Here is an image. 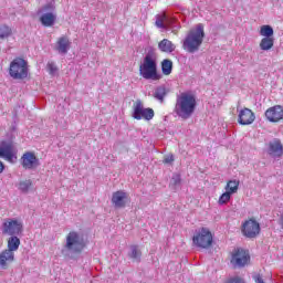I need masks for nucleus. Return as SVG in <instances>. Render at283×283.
<instances>
[{"mask_svg": "<svg viewBox=\"0 0 283 283\" xmlns=\"http://www.w3.org/2000/svg\"><path fill=\"white\" fill-rule=\"evenodd\" d=\"M86 247L87 241L85 240V235L78 231H71L66 235L65 244L63 245L61 253L69 260H75L76 255H81Z\"/></svg>", "mask_w": 283, "mask_h": 283, "instance_id": "obj_1", "label": "nucleus"}, {"mask_svg": "<svg viewBox=\"0 0 283 283\" xmlns=\"http://www.w3.org/2000/svg\"><path fill=\"white\" fill-rule=\"evenodd\" d=\"M196 96L190 93H181L177 96L174 112L181 120H189L196 112Z\"/></svg>", "mask_w": 283, "mask_h": 283, "instance_id": "obj_2", "label": "nucleus"}, {"mask_svg": "<svg viewBox=\"0 0 283 283\" xmlns=\"http://www.w3.org/2000/svg\"><path fill=\"white\" fill-rule=\"evenodd\" d=\"M205 41V25L202 23L197 24L195 29H191L186 35L182 48L189 54H196Z\"/></svg>", "mask_w": 283, "mask_h": 283, "instance_id": "obj_3", "label": "nucleus"}, {"mask_svg": "<svg viewBox=\"0 0 283 283\" xmlns=\"http://www.w3.org/2000/svg\"><path fill=\"white\" fill-rule=\"evenodd\" d=\"M139 74L146 81H160L163 78V75L158 74V64L151 52L146 54L143 64L139 65Z\"/></svg>", "mask_w": 283, "mask_h": 283, "instance_id": "obj_4", "label": "nucleus"}, {"mask_svg": "<svg viewBox=\"0 0 283 283\" xmlns=\"http://www.w3.org/2000/svg\"><path fill=\"white\" fill-rule=\"evenodd\" d=\"M9 76L15 81L28 78V61L23 57H15L9 66Z\"/></svg>", "mask_w": 283, "mask_h": 283, "instance_id": "obj_5", "label": "nucleus"}, {"mask_svg": "<svg viewBox=\"0 0 283 283\" xmlns=\"http://www.w3.org/2000/svg\"><path fill=\"white\" fill-rule=\"evenodd\" d=\"M192 244L199 249H209L213 244V234L208 228H201L195 231Z\"/></svg>", "mask_w": 283, "mask_h": 283, "instance_id": "obj_6", "label": "nucleus"}, {"mask_svg": "<svg viewBox=\"0 0 283 283\" xmlns=\"http://www.w3.org/2000/svg\"><path fill=\"white\" fill-rule=\"evenodd\" d=\"M3 235H21L23 233V223L17 219H8L2 223Z\"/></svg>", "mask_w": 283, "mask_h": 283, "instance_id": "obj_7", "label": "nucleus"}, {"mask_svg": "<svg viewBox=\"0 0 283 283\" xmlns=\"http://www.w3.org/2000/svg\"><path fill=\"white\" fill-rule=\"evenodd\" d=\"M249 260H251L249 252L242 248H238L232 253L231 264L234 268L242 269V266H247V264H249Z\"/></svg>", "mask_w": 283, "mask_h": 283, "instance_id": "obj_8", "label": "nucleus"}, {"mask_svg": "<svg viewBox=\"0 0 283 283\" xmlns=\"http://www.w3.org/2000/svg\"><path fill=\"white\" fill-rule=\"evenodd\" d=\"M133 118H135V120H142V118H145V120H151V118H154V111L151 108H144L143 102L137 99L134 106Z\"/></svg>", "mask_w": 283, "mask_h": 283, "instance_id": "obj_9", "label": "nucleus"}, {"mask_svg": "<svg viewBox=\"0 0 283 283\" xmlns=\"http://www.w3.org/2000/svg\"><path fill=\"white\" fill-rule=\"evenodd\" d=\"M266 154L270 158H282L283 157V145L282 140L274 138L266 144Z\"/></svg>", "mask_w": 283, "mask_h": 283, "instance_id": "obj_10", "label": "nucleus"}, {"mask_svg": "<svg viewBox=\"0 0 283 283\" xmlns=\"http://www.w3.org/2000/svg\"><path fill=\"white\" fill-rule=\"evenodd\" d=\"M260 231V223L255 219H250L242 224V233L245 238H258Z\"/></svg>", "mask_w": 283, "mask_h": 283, "instance_id": "obj_11", "label": "nucleus"}, {"mask_svg": "<svg viewBox=\"0 0 283 283\" xmlns=\"http://www.w3.org/2000/svg\"><path fill=\"white\" fill-rule=\"evenodd\" d=\"M43 11L46 12L40 17V21L44 28H52L56 21V14L54 12V4L48 3L43 7Z\"/></svg>", "mask_w": 283, "mask_h": 283, "instance_id": "obj_12", "label": "nucleus"}, {"mask_svg": "<svg viewBox=\"0 0 283 283\" xmlns=\"http://www.w3.org/2000/svg\"><path fill=\"white\" fill-rule=\"evenodd\" d=\"M21 165L23 169H36L41 166V161L36 158L34 153L27 151L21 157Z\"/></svg>", "mask_w": 283, "mask_h": 283, "instance_id": "obj_13", "label": "nucleus"}, {"mask_svg": "<svg viewBox=\"0 0 283 283\" xmlns=\"http://www.w3.org/2000/svg\"><path fill=\"white\" fill-rule=\"evenodd\" d=\"M112 205L115 209H125L127 207V192L118 190L113 193Z\"/></svg>", "mask_w": 283, "mask_h": 283, "instance_id": "obj_14", "label": "nucleus"}, {"mask_svg": "<svg viewBox=\"0 0 283 283\" xmlns=\"http://www.w3.org/2000/svg\"><path fill=\"white\" fill-rule=\"evenodd\" d=\"M265 117L270 123H279V120H282L283 118V107L280 105L270 107L265 111Z\"/></svg>", "mask_w": 283, "mask_h": 283, "instance_id": "obj_15", "label": "nucleus"}, {"mask_svg": "<svg viewBox=\"0 0 283 283\" xmlns=\"http://www.w3.org/2000/svg\"><path fill=\"white\" fill-rule=\"evenodd\" d=\"M255 120V113L250 108H243L239 113L238 123L239 125H253Z\"/></svg>", "mask_w": 283, "mask_h": 283, "instance_id": "obj_16", "label": "nucleus"}, {"mask_svg": "<svg viewBox=\"0 0 283 283\" xmlns=\"http://www.w3.org/2000/svg\"><path fill=\"white\" fill-rule=\"evenodd\" d=\"M70 48H72V42H70L69 36L64 35L59 38L55 44V50L59 52V54H67V52H70Z\"/></svg>", "mask_w": 283, "mask_h": 283, "instance_id": "obj_17", "label": "nucleus"}, {"mask_svg": "<svg viewBox=\"0 0 283 283\" xmlns=\"http://www.w3.org/2000/svg\"><path fill=\"white\" fill-rule=\"evenodd\" d=\"M0 158H6V160H12L14 158V153H12V144L2 142L0 145Z\"/></svg>", "mask_w": 283, "mask_h": 283, "instance_id": "obj_18", "label": "nucleus"}, {"mask_svg": "<svg viewBox=\"0 0 283 283\" xmlns=\"http://www.w3.org/2000/svg\"><path fill=\"white\" fill-rule=\"evenodd\" d=\"M8 262H14V252H9V250H4L0 253V269H8Z\"/></svg>", "mask_w": 283, "mask_h": 283, "instance_id": "obj_19", "label": "nucleus"}, {"mask_svg": "<svg viewBox=\"0 0 283 283\" xmlns=\"http://www.w3.org/2000/svg\"><path fill=\"white\" fill-rule=\"evenodd\" d=\"M158 49L160 52H166V54H171L176 51V44H172L168 39H164L158 43Z\"/></svg>", "mask_w": 283, "mask_h": 283, "instance_id": "obj_20", "label": "nucleus"}, {"mask_svg": "<svg viewBox=\"0 0 283 283\" xmlns=\"http://www.w3.org/2000/svg\"><path fill=\"white\" fill-rule=\"evenodd\" d=\"M19 247H21V239L17 235L10 237L7 251H9V253H14V251H19Z\"/></svg>", "mask_w": 283, "mask_h": 283, "instance_id": "obj_21", "label": "nucleus"}, {"mask_svg": "<svg viewBox=\"0 0 283 283\" xmlns=\"http://www.w3.org/2000/svg\"><path fill=\"white\" fill-rule=\"evenodd\" d=\"M167 94H169V91H167V87L164 85L157 86L155 88L154 98L156 101H159V103H165V98L167 97Z\"/></svg>", "mask_w": 283, "mask_h": 283, "instance_id": "obj_22", "label": "nucleus"}, {"mask_svg": "<svg viewBox=\"0 0 283 283\" xmlns=\"http://www.w3.org/2000/svg\"><path fill=\"white\" fill-rule=\"evenodd\" d=\"M143 256V252L138 248V245H130V252H128V258L133 262H140V258Z\"/></svg>", "mask_w": 283, "mask_h": 283, "instance_id": "obj_23", "label": "nucleus"}, {"mask_svg": "<svg viewBox=\"0 0 283 283\" xmlns=\"http://www.w3.org/2000/svg\"><path fill=\"white\" fill-rule=\"evenodd\" d=\"M273 45H275L274 38H263L260 42V49L264 52H269V50L273 49Z\"/></svg>", "mask_w": 283, "mask_h": 283, "instance_id": "obj_24", "label": "nucleus"}, {"mask_svg": "<svg viewBox=\"0 0 283 283\" xmlns=\"http://www.w3.org/2000/svg\"><path fill=\"white\" fill-rule=\"evenodd\" d=\"M174 70V62L169 59H166L161 62V72L165 76H169Z\"/></svg>", "mask_w": 283, "mask_h": 283, "instance_id": "obj_25", "label": "nucleus"}, {"mask_svg": "<svg viewBox=\"0 0 283 283\" xmlns=\"http://www.w3.org/2000/svg\"><path fill=\"white\" fill-rule=\"evenodd\" d=\"M239 187H240L239 180H230L226 186V191L231 196H233V193H238Z\"/></svg>", "mask_w": 283, "mask_h": 283, "instance_id": "obj_26", "label": "nucleus"}, {"mask_svg": "<svg viewBox=\"0 0 283 283\" xmlns=\"http://www.w3.org/2000/svg\"><path fill=\"white\" fill-rule=\"evenodd\" d=\"M260 34L261 36H264V39H273V34H274L273 27L271 25L261 27Z\"/></svg>", "mask_w": 283, "mask_h": 283, "instance_id": "obj_27", "label": "nucleus"}, {"mask_svg": "<svg viewBox=\"0 0 283 283\" xmlns=\"http://www.w3.org/2000/svg\"><path fill=\"white\" fill-rule=\"evenodd\" d=\"M12 36V28L8 27L7 24L0 25V39H8Z\"/></svg>", "mask_w": 283, "mask_h": 283, "instance_id": "obj_28", "label": "nucleus"}, {"mask_svg": "<svg viewBox=\"0 0 283 283\" xmlns=\"http://www.w3.org/2000/svg\"><path fill=\"white\" fill-rule=\"evenodd\" d=\"M165 21H167L166 14H163V15L157 14L155 25L157 28H160L161 30H167V24H165Z\"/></svg>", "mask_w": 283, "mask_h": 283, "instance_id": "obj_29", "label": "nucleus"}, {"mask_svg": "<svg viewBox=\"0 0 283 283\" xmlns=\"http://www.w3.org/2000/svg\"><path fill=\"white\" fill-rule=\"evenodd\" d=\"M30 187H32V180H24L19 182V189L22 193H28L30 191Z\"/></svg>", "mask_w": 283, "mask_h": 283, "instance_id": "obj_30", "label": "nucleus"}, {"mask_svg": "<svg viewBox=\"0 0 283 283\" xmlns=\"http://www.w3.org/2000/svg\"><path fill=\"white\" fill-rule=\"evenodd\" d=\"M229 200H231V195L230 192H223L220 197H219V205H227V202H229Z\"/></svg>", "mask_w": 283, "mask_h": 283, "instance_id": "obj_31", "label": "nucleus"}, {"mask_svg": "<svg viewBox=\"0 0 283 283\" xmlns=\"http://www.w3.org/2000/svg\"><path fill=\"white\" fill-rule=\"evenodd\" d=\"M46 69L49 74H51V76H54L56 72H59V67H56V64H54V62H49L46 64Z\"/></svg>", "mask_w": 283, "mask_h": 283, "instance_id": "obj_32", "label": "nucleus"}, {"mask_svg": "<svg viewBox=\"0 0 283 283\" xmlns=\"http://www.w3.org/2000/svg\"><path fill=\"white\" fill-rule=\"evenodd\" d=\"M175 23H176V20L174 18H168L166 15V20H165L166 30L168 28L171 29V27H174Z\"/></svg>", "mask_w": 283, "mask_h": 283, "instance_id": "obj_33", "label": "nucleus"}, {"mask_svg": "<svg viewBox=\"0 0 283 283\" xmlns=\"http://www.w3.org/2000/svg\"><path fill=\"white\" fill-rule=\"evenodd\" d=\"M180 182H181L180 175L179 174L174 175L171 178V184L176 187L180 185Z\"/></svg>", "mask_w": 283, "mask_h": 283, "instance_id": "obj_34", "label": "nucleus"}, {"mask_svg": "<svg viewBox=\"0 0 283 283\" xmlns=\"http://www.w3.org/2000/svg\"><path fill=\"white\" fill-rule=\"evenodd\" d=\"M174 155H167L165 158H164V163L165 165H171V163H174Z\"/></svg>", "mask_w": 283, "mask_h": 283, "instance_id": "obj_35", "label": "nucleus"}, {"mask_svg": "<svg viewBox=\"0 0 283 283\" xmlns=\"http://www.w3.org/2000/svg\"><path fill=\"white\" fill-rule=\"evenodd\" d=\"M254 282L255 283H264V279H262V275L258 274L254 276Z\"/></svg>", "mask_w": 283, "mask_h": 283, "instance_id": "obj_36", "label": "nucleus"}, {"mask_svg": "<svg viewBox=\"0 0 283 283\" xmlns=\"http://www.w3.org/2000/svg\"><path fill=\"white\" fill-rule=\"evenodd\" d=\"M170 30H172V32H176V30H180V24H172V27H170Z\"/></svg>", "mask_w": 283, "mask_h": 283, "instance_id": "obj_37", "label": "nucleus"}, {"mask_svg": "<svg viewBox=\"0 0 283 283\" xmlns=\"http://www.w3.org/2000/svg\"><path fill=\"white\" fill-rule=\"evenodd\" d=\"M3 169H6V166L3 165V161H0V174H3Z\"/></svg>", "mask_w": 283, "mask_h": 283, "instance_id": "obj_38", "label": "nucleus"}]
</instances>
